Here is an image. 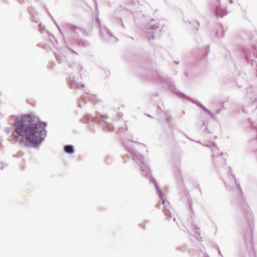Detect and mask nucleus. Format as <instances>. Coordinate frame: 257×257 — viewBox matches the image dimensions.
Masks as SVG:
<instances>
[{"label": "nucleus", "instance_id": "f257e3e1", "mask_svg": "<svg viewBox=\"0 0 257 257\" xmlns=\"http://www.w3.org/2000/svg\"><path fill=\"white\" fill-rule=\"evenodd\" d=\"M11 118L14 120L12 124V133L17 134L12 135V137L20 145L36 148L44 141L47 136L46 122L41 121L30 114L12 115Z\"/></svg>", "mask_w": 257, "mask_h": 257}, {"label": "nucleus", "instance_id": "f03ea898", "mask_svg": "<svg viewBox=\"0 0 257 257\" xmlns=\"http://www.w3.org/2000/svg\"><path fill=\"white\" fill-rule=\"evenodd\" d=\"M124 147L126 150L131 155L133 160L137 163L140 164L141 171L142 175L146 177L150 176V181L154 185L156 192L160 198L161 199L162 204L164 205L163 212L164 214L166 216L167 219H168L171 216L169 202L168 201L165 202V199L163 197V193L160 189L155 179L151 176V170L149 167L144 162V157L131 146L125 145Z\"/></svg>", "mask_w": 257, "mask_h": 257}, {"label": "nucleus", "instance_id": "7ed1b4c3", "mask_svg": "<svg viewBox=\"0 0 257 257\" xmlns=\"http://www.w3.org/2000/svg\"><path fill=\"white\" fill-rule=\"evenodd\" d=\"M107 117L99 113L95 116L85 114L82 118V122L86 123L90 130H93L95 125H100L103 131L108 132L113 130V127L107 120Z\"/></svg>", "mask_w": 257, "mask_h": 257}, {"label": "nucleus", "instance_id": "20e7f679", "mask_svg": "<svg viewBox=\"0 0 257 257\" xmlns=\"http://www.w3.org/2000/svg\"><path fill=\"white\" fill-rule=\"evenodd\" d=\"M229 169L230 172V174L233 177V179L234 180V182L235 183V185L237 188L238 189V190L240 193L239 196L238 197V201L239 206L241 208H242L246 212V215L248 217H251V211L250 210V208H249L247 204L245 202V201L243 200V192L242 191L241 188L240 186L239 182L236 179L235 175L232 173V169L230 167H229Z\"/></svg>", "mask_w": 257, "mask_h": 257}, {"label": "nucleus", "instance_id": "39448f33", "mask_svg": "<svg viewBox=\"0 0 257 257\" xmlns=\"http://www.w3.org/2000/svg\"><path fill=\"white\" fill-rule=\"evenodd\" d=\"M95 20L101 38L105 41L116 42L117 39L112 35L108 29L105 27H101L100 20L97 16L96 17Z\"/></svg>", "mask_w": 257, "mask_h": 257}, {"label": "nucleus", "instance_id": "423d86ee", "mask_svg": "<svg viewBox=\"0 0 257 257\" xmlns=\"http://www.w3.org/2000/svg\"><path fill=\"white\" fill-rule=\"evenodd\" d=\"M158 77L160 82L166 84L171 89H172V91L178 94V95L183 99V100L191 101V99L188 96H187L185 94L180 92L176 91V88L173 82H172L168 78L166 77L160 76L159 75Z\"/></svg>", "mask_w": 257, "mask_h": 257}, {"label": "nucleus", "instance_id": "0eeeda50", "mask_svg": "<svg viewBox=\"0 0 257 257\" xmlns=\"http://www.w3.org/2000/svg\"><path fill=\"white\" fill-rule=\"evenodd\" d=\"M149 31L146 32V36L149 40H154L155 37L159 36L157 34L159 33V24L157 23L154 20H152L149 24Z\"/></svg>", "mask_w": 257, "mask_h": 257}, {"label": "nucleus", "instance_id": "6e6552de", "mask_svg": "<svg viewBox=\"0 0 257 257\" xmlns=\"http://www.w3.org/2000/svg\"><path fill=\"white\" fill-rule=\"evenodd\" d=\"M87 101H90L92 103L95 104L96 103L98 102L99 100L96 98L95 95H90L86 92L83 95H82L80 99L78 101V106L82 107L83 104L85 103Z\"/></svg>", "mask_w": 257, "mask_h": 257}, {"label": "nucleus", "instance_id": "1a4fd4ad", "mask_svg": "<svg viewBox=\"0 0 257 257\" xmlns=\"http://www.w3.org/2000/svg\"><path fill=\"white\" fill-rule=\"evenodd\" d=\"M216 7L215 11V15L217 18H222L227 14L226 8H223L221 6L219 0H216Z\"/></svg>", "mask_w": 257, "mask_h": 257}, {"label": "nucleus", "instance_id": "9d476101", "mask_svg": "<svg viewBox=\"0 0 257 257\" xmlns=\"http://www.w3.org/2000/svg\"><path fill=\"white\" fill-rule=\"evenodd\" d=\"M28 11L30 14L32 21L38 23L39 20V16L38 13L35 11L34 8L32 6L29 7L28 8Z\"/></svg>", "mask_w": 257, "mask_h": 257}, {"label": "nucleus", "instance_id": "9b49d317", "mask_svg": "<svg viewBox=\"0 0 257 257\" xmlns=\"http://www.w3.org/2000/svg\"><path fill=\"white\" fill-rule=\"evenodd\" d=\"M28 11L30 14L32 21L38 23L39 20V16L38 13L35 11L34 8L32 6L29 7L28 8Z\"/></svg>", "mask_w": 257, "mask_h": 257}, {"label": "nucleus", "instance_id": "f8f14e48", "mask_svg": "<svg viewBox=\"0 0 257 257\" xmlns=\"http://www.w3.org/2000/svg\"><path fill=\"white\" fill-rule=\"evenodd\" d=\"M68 85L69 88L76 89H79L80 88V85L78 82H77V80H76L75 78L74 77H69V80L68 81Z\"/></svg>", "mask_w": 257, "mask_h": 257}, {"label": "nucleus", "instance_id": "ddd939ff", "mask_svg": "<svg viewBox=\"0 0 257 257\" xmlns=\"http://www.w3.org/2000/svg\"><path fill=\"white\" fill-rule=\"evenodd\" d=\"M184 194L185 197L188 202L189 210H190L191 213L192 214V215H193L194 214V212L193 210V202H192L191 199H190L189 192L186 190L184 191Z\"/></svg>", "mask_w": 257, "mask_h": 257}, {"label": "nucleus", "instance_id": "4468645a", "mask_svg": "<svg viewBox=\"0 0 257 257\" xmlns=\"http://www.w3.org/2000/svg\"><path fill=\"white\" fill-rule=\"evenodd\" d=\"M54 55L57 61L60 63H62L66 60V57L60 52H54Z\"/></svg>", "mask_w": 257, "mask_h": 257}, {"label": "nucleus", "instance_id": "2eb2a0df", "mask_svg": "<svg viewBox=\"0 0 257 257\" xmlns=\"http://www.w3.org/2000/svg\"><path fill=\"white\" fill-rule=\"evenodd\" d=\"M63 150L66 154L72 155L74 153V149L72 145H67L64 146Z\"/></svg>", "mask_w": 257, "mask_h": 257}, {"label": "nucleus", "instance_id": "dca6fc26", "mask_svg": "<svg viewBox=\"0 0 257 257\" xmlns=\"http://www.w3.org/2000/svg\"><path fill=\"white\" fill-rule=\"evenodd\" d=\"M76 43L80 47L86 48L90 46V43L88 41L83 39L77 40Z\"/></svg>", "mask_w": 257, "mask_h": 257}, {"label": "nucleus", "instance_id": "f3484780", "mask_svg": "<svg viewBox=\"0 0 257 257\" xmlns=\"http://www.w3.org/2000/svg\"><path fill=\"white\" fill-rule=\"evenodd\" d=\"M226 32V30H224L222 26H219L216 29V36L218 38H220L223 36L224 33Z\"/></svg>", "mask_w": 257, "mask_h": 257}, {"label": "nucleus", "instance_id": "a211bd4d", "mask_svg": "<svg viewBox=\"0 0 257 257\" xmlns=\"http://www.w3.org/2000/svg\"><path fill=\"white\" fill-rule=\"evenodd\" d=\"M68 66L69 68H73L74 70L76 71L77 73H79L82 69L81 66L79 64L75 63L70 64Z\"/></svg>", "mask_w": 257, "mask_h": 257}, {"label": "nucleus", "instance_id": "6ab92c4d", "mask_svg": "<svg viewBox=\"0 0 257 257\" xmlns=\"http://www.w3.org/2000/svg\"><path fill=\"white\" fill-rule=\"evenodd\" d=\"M67 29L68 31H72V32H74L78 30L81 31L82 33H83V32L84 31V30L82 29L81 28H78V27H76L75 26L72 25H68L67 27Z\"/></svg>", "mask_w": 257, "mask_h": 257}, {"label": "nucleus", "instance_id": "aec40b11", "mask_svg": "<svg viewBox=\"0 0 257 257\" xmlns=\"http://www.w3.org/2000/svg\"><path fill=\"white\" fill-rule=\"evenodd\" d=\"M47 35L50 42L51 43L52 45L54 46L55 43L57 42L54 36L52 34H50L48 32H47Z\"/></svg>", "mask_w": 257, "mask_h": 257}, {"label": "nucleus", "instance_id": "412c9836", "mask_svg": "<svg viewBox=\"0 0 257 257\" xmlns=\"http://www.w3.org/2000/svg\"><path fill=\"white\" fill-rule=\"evenodd\" d=\"M198 105L205 112L208 113L211 116V117L213 118L214 116V115L213 113H212L210 110H209L207 108H206L204 106H203V105L201 104H198Z\"/></svg>", "mask_w": 257, "mask_h": 257}, {"label": "nucleus", "instance_id": "4be33fe9", "mask_svg": "<svg viewBox=\"0 0 257 257\" xmlns=\"http://www.w3.org/2000/svg\"><path fill=\"white\" fill-rule=\"evenodd\" d=\"M190 24H192L194 29H197L199 26V23L197 21H193L192 23L189 22Z\"/></svg>", "mask_w": 257, "mask_h": 257}, {"label": "nucleus", "instance_id": "5701e85b", "mask_svg": "<svg viewBox=\"0 0 257 257\" xmlns=\"http://www.w3.org/2000/svg\"><path fill=\"white\" fill-rule=\"evenodd\" d=\"M194 229L196 230V234L198 236L200 235V233L199 232V228L196 225L193 224Z\"/></svg>", "mask_w": 257, "mask_h": 257}, {"label": "nucleus", "instance_id": "b1692460", "mask_svg": "<svg viewBox=\"0 0 257 257\" xmlns=\"http://www.w3.org/2000/svg\"><path fill=\"white\" fill-rule=\"evenodd\" d=\"M127 130V127L126 125H125V128L123 130L122 128H119L117 130V133L121 134L122 133L124 132L125 131H126Z\"/></svg>", "mask_w": 257, "mask_h": 257}, {"label": "nucleus", "instance_id": "393cba45", "mask_svg": "<svg viewBox=\"0 0 257 257\" xmlns=\"http://www.w3.org/2000/svg\"><path fill=\"white\" fill-rule=\"evenodd\" d=\"M217 151H218V149L217 148L214 147L212 149V152L213 153V156L214 157H218L219 156V155L215 154V152Z\"/></svg>", "mask_w": 257, "mask_h": 257}, {"label": "nucleus", "instance_id": "a878e982", "mask_svg": "<svg viewBox=\"0 0 257 257\" xmlns=\"http://www.w3.org/2000/svg\"><path fill=\"white\" fill-rule=\"evenodd\" d=\"M5 132L8 133V134H9L10 133H12V135H14V134H13L12 133V126H11V127H7L5 129Z\"/></svg>", "mask_w": 257, "mask_h": 257}, {"label": "nucleus", "instance_id": "bb28decb", "mask_svg": "<svg viewBox=\"0 0 257 257\" xmlns=\"http://www.w3.org/2000/svg\"><path fill=\"white\" fill-rule=\"evenodd\" d=\"M130 143H134L137 144L141 145L143 146V147H144L146 148H147L146 145H145L143 143H139L138 142H133V141H131Z\"/></svg>", "mask_w": 257, "mask_h": 257}, {"label": "nucleus", "instance_id": "cd10ccee", "mask_svg": "<svg viewBox=\"0 0 257 257\" xmlns=\"http://www.w3.org/2000/svg\"><path fill=\"white\" fill-rule=\"evenodd\" d=\"M209 50L208 48L206 47L205 48V51L203 52V55L205 56V55H207V54L209 52Z\"/></svg>", "mask_w": 257, "mask_h": 257}, {"label": "nucleus", "instance_id": "c85d7f7f", "mask_svg": "<svg viewBox=\"0 0 257 257\" xmlns=\"http://www.w3.org/2000/svg\"><path fill=\"white\" fill-rule=\"evenodd\" d=\"M54 22H55V24H56V26H57V27L58 29L59 30V32H60L61 33H62V31H61V29H60V27H59V26L58 25L57 23H56L54 20Z\"/></svg>", "mask_w": 257, "mask_h": 257}, {"label": "nucleus", "instance_id": "c756f323", "mask_svg": "<svg viewBox=\"0 0 257 257\" xmlns=\"http://www.w3.org/2000/svg\"><path fill=\"white\" fill-rule=\"evenodd\" d=\"M171 116L169 115V114H167L166 116V119H167V121H169V120L170 119H171Z\"/></svg>", "mask_w": 257, "mask_h": 257}, {"label": "nucleus", "instance_id": "7c9ffc66", "mask_svg": "<svg viewBox=\"0 0 257 257\" xmlns=\"http://www.w3.org/2000/svg\"><path fill=\"white\" fill-rule=\"evenodd\" d=\"M66 47H67L69 50H70L72 53L76 54L75 52L73 49H72L71 48H70V47H68V46H66Z\"/></svg>", "mask_w": 257, "mask_h": 257}, {"label": "nucleus", "instance_id": "2f4dec72", "mask_svg": "<svg viewBox=\"0 0 257 257\" xmlns=\"http://www.w3.org/2000/svg\"><path fill=\"white\" fill-rule=\"evenodd\" d=\"M94 2L95 8L97 9V4L96 1V0H94Z\"/></svg>", "mask_w": 257, "mask_h": 257}, {"label": "nucleus", "instance_id": "473e14b6", "mask_svg": "<svg viewBox=\"0 0 257 257\" xmlns=\"http://www.w3.org/2000/svg\"><path fill=\"white\" fill-rule=\"evenodd\" d=\"M218 254L219 255H220L221 257H223V256L222 255V254H221V253L220 252V251L219 250H218Z\"/></svg>", "mask_w": 257, "mask_h": 257}, {"label": "nucleus", "instance_id": "72a5a7b5", "mask_svg": "<svg viewBox=\"0 0 257 257\" xmlns=\"http://www.w3.org/2000/svg\"><path fill=\"white\" fill-rule=\"evenodd\" d=\"M202 124H203V125H207L206 121L203 120V122H202Z\"/></svg>", "mask_w": 257, "mask_h": 257}, {"label": "nucleus", "instance_id": "f704fd0d", "mask_svg": "<svg viewBox=\"0 0 257 257\" xmlns=\"http://www.w3.org/2000/svg\"><path fill=\"white\" fill-rule=\"evenodd\" d=\"M4 168V166L2 163H0V169H2Z\"/></svg>", "mask_w": 257, "mask_h": 257}, {"label": "nucleus", "instance_id": "c9c22d12", "mask_svg": "<svg viewBox=\"0 0 257 257\" xmlns=\"http://www.w3.org/2000/svg\"><path fill=\"white\" fill-rule=\"evenodd\" d=\"M219 112H220V110H219V109H217V110H216V111H215V113H216V114H218V113H219Z\"/></svg>", "mask_w": 257, "mask_h": 257}, {"label": "nucleus", "instance_id": "e433bc0d", "mask_svg": "<svg viewBox=\"0 0 257 257\" xmlns=\"http://www.w3.org/2000/svg\"><path fill=\"white\" fill-rule=\"evenodd\" d=\"M206 131H207L209 133H211V132L208 130V127L206 126L205 128Z\"/></svg>", "mask_w": 257, "mask_h": 257}, {"label": "nucleus", "instance_id": "4c0bfd02", "mask_svg": "<svg viewBox=\"0 0 257 257\" xmlns=\"http://www.w3.org/2000/svg\"><path fill=\"white\" fill-rule=\"evenodd\" d=\"M222 163H225V161H226V159H222Z\"/></svg>", "mask_w": 257, "mask_h": 257}, {"label": "nucleus", "instance_id": "58836bf2", "mask_svg": "<svg viewBox=\"0 0 257 257\" xmlns=\"http://www.w3.org/2000/svg\"><path fill=\"white\" fill-rule=\"evenodd\" d=\"M80 86L81 88H84L85 85H84V84H81Z\"/></svg>", "mask_w": 257, "mask_h": 257}, {"label": "nucleus", "instance_id": "ea45409f", "mask_svg": "<svg viewBox=\"0 0 257 257\" xmlns=\"http://www.w3.org/2000/svg\"><path fill=\"white\" fill-rule=\"evenodd\" d=\"M228 1L230 4H231L232 3V0H228Z\"/></svg>", "mask_w": 257, "mask_h": 257}, {"label": "nucleus", "instance_id": "a19ab883", "mask_svg": "<svg viewBox=\"0 0 257 257\" xmlns=\"http://www.w3.org/2000/svg\"><path fill=\"white\" fill-rule=\"evenodd\" d=\"M40 32H41V33H43V30H42V28H41V29H40Z\"/></svg>", "mask_w": 257, "mask_h": 257}, {"label": "nucleus", "instance_id": "79ce46f5", "mask_svg": "<svg viewBox=\"0 0 257 257\" xmlns=\"http://www.w3.org/2000/svg\"><path fill=\"white\" fill-rule=\"evenodd\" d=\"M204 257H209L208 255L207 254H204Z\"/></svg>", "mask_w": 257, "mask_h": 257}, {"label": "nucleus", "instance_id": "37998d69", "mask_svg": "<svg viewBox=\"0 0 257 257\" xmlns=\"http://www.w3.org/2000/svg\"><path fill=\"white\" fill-rule=\"evenodd\" d=\"M119 116V118L121 117V116H122V114H120V113H119L118 114Z\"/></svg>", "mask_w": 257, "mask_h": 257}, {"label": "nucleus", "instance_id": "c03bdc74", "mask_svg": "<svg viewBox=\"0 0 257 257\" xmlns=\"http://www.w3.org/2000/svg\"><path fill=\"white\" fill-rule=\"evenodd\" d=\"M175 63L176 64H178V63H179V62H178V61H175Z\"/></svg>", "mask_w": 257, "mask_h": 257}, {"label": "nucleus", "instance_id": "a18cd8bd", "mask_svg": "<svg viewBox=\"0 0 257 257\" xmlns=\"http://www.w3.org/2000/svg\"><path fill=\"white\" fill-rule=\"evenodd\" d=\"M38 26H39V27H41V23L39 24V25H38Z\"/></svg>", "mask_w": 257, "mask_h": 257}, {"label": "nucleus", "instance_id": "49530a36", "mask_svg": "<svg viewBox=\"0 0 257 257\" xmlns=\"http://www.w3.org/2000/svg\"><path fill=\"white\" fill-rule=\"evenodd\" d=\"M148 116L149 117H152V116H151V115H149V114H148Z\"/></svg>", "mask_w": 257, "mask_h": 257}, {"label": "nucleus", "instance_id": "de8ad7c7", "mask_svg": "<svg viewBox=\"0 0 257 257\" xmlns=\"http://www.w3.org/2000/svg\"><path fill=\"white\" fill-rule=\"evenodd\" d=\"M173 220H174V221H176V219H175V218H174Z\"/></svg>", "mask_w": 257, "mask_h": 257}, {"label": "nucleus", "instance_id": "09e8293b", "mask_svg": "<svg viewBox=\"0 0 257 257\" xmlns=\"http://www.w3.org/2000/svg\"><path fill=\"white\" fill-rule=\"evenodd\" d=\"M226 189H228L227 186L226 185Z\"/></svg>", "mask_w": 257, "mask_h": 257}, {"label": "nucleus", "instance_id": "8fccbe9b", "mask_svg": "<svg viewBox=\"0 0 257 257\" xmlns=\"http://www.w3.org/2000/svg\"><path fill=\"white\" fill-rule=\"evenodd\" d=\"M35 1H37V2H39V1H40V0H35Z\"/></svg>", "mask_w": 257, "mask_h": 257}]
</instances>
